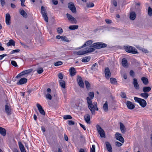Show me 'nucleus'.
Instances as JSON below:
<instances>
[{
    "mask_svg": "<svg viewBox=\"0 0 152 152\" xmlns=\"http://www.w3.org/2000/svg\"><path fill=\"white\" fill-rule=\"evenodd\" d=\"M86 100L88 108L90 110L92 114L93 115L94 114H95V110L96 111L98 110V108L97 106V103L94 102L93 104L91 100L88 97L87 98Z\"/></svg>",
    "mask_w": 152,
    "mask_h": 152,
    "instance_id": "f257e3e1",
    "label": "nucleus"
},
{
    "mask_svg": "<svg viewBox=\"0 0 152 152\" xmlns=\"http://www.w3.org/2000/svg\"><path fill=\"white\" fill-rule=\"evenodd\" d=\"M125 51L128 53L135 54L138 53L137 50L135 48L130 46L124 47Z\"/></svg>",
    "mask_w": 152,
    "mask_h": 152,
    "instance_id": "f03ea898",
    "label": "nucleus"
},
{
    "mask_svg": "<svg viewBox=\"0 0 152 152\" xmlns=\"http://www.w3.org/2000/svg\"><path fill=\"white\" fill-rule=\"evenodd\" d=\"M107 45L102 42H97L92 44L91 46L96 49H100L102 48L106 47Z\"/></svg>",
    "mask_w": 152,
    "mask_h": 152,
    "instance_id": "7ed1b4c3",
    "label": "nucleus"
},
{
    "mask_svg": "<svg viewBox=\"0 0 152 152\" xmlns=\"http://www.w3.org/2000/svg\"><path fill=\"white\" fill-rule=\"evenodd\" d=\"M134 99L135 101L139 103L140 105L142 107L144 108L146 106V102L144 99L136 97H134Z\"/></svg>",
    "mask_w": 152,
    "mask_h": 152,
    "instance_id": "20e7f679",
    "label": "nucleus"
},
{
    "mask_svg": "<svg viewBox=\"0 0 152 152\" xmlns=\"http://www.w3.org/2000/svg\"><path fill=\"white\" fill-rule=\"evenodd\" d=\"M96 128L97 131L100 134V137H105V134L103 129H102L101 127L99 125H96Z\"/></svg>",
    "mask_w": 152,
    "mask_h": 152,
    "instance_id": "39448f33",
    "label": "nucleus"
},
{
    "mask_svg": "<svg viewBox=\"0 0 152 152\" xmlns=\"http://www.w3.org/2000/svg\"><path fill=\"white\" fill-rule=\"evenodd\" d=\"M41 12L45 20L47 22H48V18L47 16V12L45 8L43 6L41 7Z\"/></svg>",
    "mask_w": 152,
    "mask_h": 152,
    "instance_id": "423d86ee",
    "label": "nucleus"
},
{
    "mask_svg": "<svg viewBox=\"0 0 152 152\" xmlns=\"http://www.w3.org/2000/svg\"><path fill=\"white\" fill-rule=\"evenodd\" d=\"M33 70L32 69H30L23 71L18 74L16 77V78H20V77L21 76L31 73L33 71Z\"/></svg>",
    "mask_w": 152,
    "mask_h": 152,
    "instance_id": "0eeeda50",
    "label": "nucleus"
},
{
    "mask_svg": "<svg viewBox=\"0 0 152 152\" xmlns=\"http://www.w3.org/2000/svg\"><path fill=\"white\" fill-rule=\"evenodd\" d=\"M5 112L8 115L11 114V109L10 104H7L5 106Z\"/></svg>",
    "mask_w": 152,
    "mask_h": 152,
    "instance_id": "6e6552de",
    "label": "nucleus"
},
{
    "mask_svg": "<svg viewBox=\"0 0 152 152\" xmlns=\"http://www.w3.org/2000/svg\"><path fill=\"white\" fill-rule=\"evenodd\" d=\"M68 7L72 13H75L76 12V7L73 3L70 2L68 3Z\"/></svg>",
    "mask_w": 152,
    "mask_h": 152,
    "instance_id": "1a4fd4ad",
    "label": "nucleus"
},
{
    "mask_svg": "<svg viewBox=\"0 0 152 152\" xmlns=\"http://www.w3.org/2000/svg\"><path fill=\"white\" fill-rule=\"evenodd\" d=\"M77 81L79 86L81 87H84V83L81 77L79 75L77 76Z\"/></svg>",
    "mask_w": 152,
    "mask_h": 152,
    "instance_id": "9d476101",
    "label": "nucleus"
},
{
    "mask_svg": "<svg viewBox=\"0 0 152 152\" xmlns=\"http://www.w3.org/2000/svg\"><path fill=\"white\" fill-rule=\"evenodd\" d=\"M66 16L68 20L70 21L72 23L76 24L77 23L76 20L70 14L67 13Z\"/></svg>",
    "mask_w": 152,
    "mask_h": 152,
    "instance_id": "9b49d317",
    "label": "nucleus"
},
{
    "mask_svg": "<svg viewBox=\"0 0 152 152\" xmlns=\"http://www.w3.org/2000/svg\"><path fill=\"white\" fill-rule=\"evenodd\" d=\"M116 139L120 141L122 143H124V138L122 136L121 134L118 133L116 132L115 134Z\"/></svg>",
    "mask_w": 152,
    "mask_h": 152,
    "instance_id": "f8f14e48",
    "label": "nucleus"
},
{
    "mask_svg": "<svg viewBox=\"0 0 152 152\" xmlns=\"http://www.w3.org/2000/svg\"><path fill=\"white\" fill-rule=\"evenodd\" d=\"M105 74L106 78L108 79L111 76V73L108 67L106 68L105 69Z\"/></svg>",
    "mask_w": 152,
    "mask_h": 152,
    "instance_id": "ddd939ff",
    "label": "nucleus"
},
{
    "mask_svg": "<svg viewBox=\"0 0 152 152\" xmlns=\"http://www.w3.org/2000/svg\"><path fill=\"white\" fill-rule=\"evenodd\" d=\"M37 106L40 113L43 115H45V113L41 106L39 104L37 103Z\"/></svg>",
    "mask_w": 152,
    "mask_h": 152,
    "instance_id": "4468645a",
    "label": "nucleus"
},
{
    "mask_svg": "<svg viewBox=\"0 0 152 152\" xmlns=\"http://www.w3.org/2000/svg\"><path fill=\"white\" fill-rule=\"evenodd\" d=\"M11 16L9 13H7L6 14V23L7 25H9L11 24Z\"/></svg>",
    "mask_w": 152,
    "mask_h": 152,
    "instance_id": "2eb2a0df",
    "label": "nucleus"
},
{
    "mask_svg": "<svg viewBox=\"0 0 152 152\" xmlns=\"http://www.w3.org/2000/svg\"><path fill=\"white\" fill-rule=\"evenodd\" d=\"M70 75L72 77L76 75L77 72L75 69L74 67L71 68L69 70Z\"/></svg>",
    "mask_w": 152,
    "mask_h": 152,
    "instance_id": "dca6fc26",
    "label": "nucleus"
},
{
    "mask_svg": "<svg viewBox=\"0 0 152 152\" xmlns=\"http://www.w3.org/2000/svg\"><path fill=\"white\" fill-rule=\"evenodd\" d=\"M92 42L93 41L91 40H89L86 41L82 46L79 47L78 49H80L86 46H88L91 45Z\"/></svg>",
    "mask_w": 152,
    "mask_h": 152,
    "instance_id": "f3484780",
    "label": "nucleus"
},
{
    "mask_svg": "<svg viewBox=\"0 0 152 152\" xmlns=\"http://www.w3.org/2000/svg\"><path fill=\"white\" fill-rule=\"evenodd\" d=\"M126 105L128 108L130 110L133 109L135 107L134 105L129 101H127Z\"/></svg>",
    "mask_w": 152,
    "mask_h": 152,
    "instance_id": "a211bd4d",
    "label": "nucleus"
},
{
    "mask_svg": "<svg viewBox=\"0 0 152 152\" xmlns=\"http://www.w3.org/2000/svg\"><path fill=\"white\" fill-rule=\"evenodd\" d=\"M27 79L24 78H22L17 83V84L18 85H22L26 83L27 82Z\"/></svg>",
    "mask_w": 152,
    "mask_h": 152,
    "instance_id": "6ab92c4d",
    "label": "nucleus"
},
{
    "mask_svg": "<svg viewBox=\"0 0 152 152\" xmlns=\"http://www.w3.org/2000/svg\"><path fill=\"white\" fill-rule=\"evenodd\" d=\"M105 144L107 149L108 152H112V146L109 142H106Z\"/></svg>",
    "mask_w": 152,
    "mask_h": 152,
    "instance_id": "aec40b11",
    "label": "nucleus"
},
{
    "mask_svg": "<svg viewBox=\"0 0 152 152\" xmlns=\"http://www.w3.org/2000/svg\"><path fill=\"white\" fill-rule=\"evenodd\" d=\"M84 120L88 124L91 123L90 117L89 114H87L84 117Z\"/></svg>",
    "mask_w": 152,
    "mask_h": 152,
    "instance_id": "412c9836",
    "label": "nucleus"
},
{
    "mask_svg": "<svg viewBox=\"0 0 152 152\" xmlns=\"http://www.w3.org/2000/svg\"><path fill=\"white\" fill-rule=\"evenodd\" d=\"M18 145L21 152H26L25 148L21 142H18Z\"/></svg>",
    "mask_w": 152,
    "mask_h": 152,
    "instance_id": "4be33fe9",
    "label": "nucleus"
},
{
    "mask_svg": "<svg viewBox=\"0 0 152 152\" xmlns=\"http://www.w3.org/2000/svg\"><path fill=\"white\" fill-rule=\"evenodd\" d=\"M0 134L3 136H5L6 134V130L4 128L0 127Z\"/></svg>",
    "mask_w": 152,
    "mask_h": 152,
    "instance_id": "5701e85b",
    "label": "nucleus"
},
{
    "mask_svg": "<svg viewBox=\"0 0 152 152\" xmlns=\"http://www.w3.org/2000/svg\"><path fill=\"white\" fill-rule=\"evenodd\" d=\"M133 85L135 89H139V85L137 83V80L135 78L133 79Z\"/></svg>",
    "mask_w": 152,
    "mask_h": 152,
    "instance_id": "b1692460",
    "label": "nucleus"
},
{
    "mask_svg": "<svg viewBox=\"0 0 152 152\" xmlns=\"http://www.w3.org/2000/svg\"><path fill=\"white\" fill-rule=\"evenodd\" d=\"M120 128L121 132L123 133H125L126 132V129L124 125L121 122L120 123Z\"/></svg>",
    "mask_w": 152,
    "mask_h": 152,
    "instance_id": "393cba45",
    "label": "nucleus"
},
{
    "mask_svg": "<svg viewBox=\"0 0 152 152\" xmlns=\"http://www.w3.org/2000/svg\"><path fill=\"white\" fill-rule=\"evenodd\" d=\"M74 53L76 54L77 55H83L86 54L85 51H83V50H80L78 52H74Z\"/></svg>",
    "mask_w": 152,
    "mask_h": 152,
    "instance_id": "a878e982",
    "label": "nucleus"
},
{
    "mask_svg": "<svg viewBox=\"0 0 152 152\" xmlns=\"http://www.w3.org/2000/svg\"><path fill=\"white\" fill-rule=\"evenodd\" d=\"M91 59V57L90 56H86L83 57L82 59V61L83 62H88Z\"/></svg>",
    "mask_w": 152,
    "mask_h": 152,
    "instance_id": "bb28decb",
    "label": "nucleus"
},
{
    "mask_svg": "<svg viewBox=\"0 0 152 152\" xmlns=\"http://www.w3.org/2000/svg\"><path fill=\"white\" fill-rule=\"evenodd\" d=\"M136 17V14L134 12H132L130 13V18L132 20L135 19Z\"/></svg>",
    "mask_w": 152,
    "mask_h": 152,
    "instance_id": "cd10ccee",
    "label": "nucleus"
},
{
    "mask_svg": "<svg viewBox=\"0 0 152 152\" xmlns=\"http://www.w3.org/2000/svg\"><path fill=\"white\" fill-rule=\"evenodd\" d=\"M141 80L145 85H146L148 83V79L145 77H142L141 78Z\"/></svg>",
    "mask_w": 152,
    "mask_h": 152,
    "instance_id": "c85d7f7f",
    "label": "nucleus"
},
{
    "mask_svg": "<svg viewBox=\"0 0 152 152\" xmlns=\"http://www.w3.org/2000/svg\"><path fill=\"white\" fill-rule=\"evenodd\" d=\"M151 89V88L149 86L145 87L143 88V91L144 92H148L150 91Z\"/></svg>",
    "mask_w": 152,
    "mask_h": 152,
    "instance_id": "c756f323",
    "label": "nucleus"
},
{
    "mask_svg": "<svg viewBox=\"0 0 152 152\" xmlns=\"http://www.w3.org/2000/svg\"><path fill=\"white\" fill-rule=\"evenodd\" d=\"M7 45L8 46L15 45V42L12 39H10L9 40V42L7 43Z\"/></svg>",
    "mask_w": 152,
    "mask_h": 152,
    "instance_id": "7c9ffc66",
    "label": "nucleus"
},
{
    "mask_svg": "<svg viewBox=\"0 0 152 152\" xmlns=\"http://www.w3.org/2000/svg\"><path fill=\"white\" fill-rule=\"evenodd\" d=\"M19 12L20 14L22 15L25 18L27 17V15L23 10H20Z\"/></svg>",
    "mask_w": 152,
    "mask_h": 152,
    "instance_id": "2f4dec72",
    "label": "nucleus"
},
{
    "mask_svg": "<svg viewBox=\"0 0 152 152\" xmlns=\"http://www.w3.org/2000/svg\"><path fill=\"white\" fill-rule=\"evenodd\" d=\"M95 50V49L94 48H88V50L85 51V52L86 54L92 52L94 51Z\"/></svg>",
    "mask_w": 152,
    "mask_h": 152,
    "instance_id": "473e14b6",
    "label": "nucleus"
},
{
    "mask_svg": "<svg viewBox=\"0 0 152 152\" xmlns=\"http://www.w3.org/2000/svg\"><path fill=\"white\" fill-rule=\"evenodd\" d=\"M122 64L124 67L126 66H127V61L126 58H124L122 59Z\"/></svg>",
    "mask_w": 152,
    "mask_h": 152,
    "instance_id": "72a5a7b5",
    "label": "nucleus"
},
{
    "mask_svg": "<svg viewBox=\"0 0 152 152\" xmlns=\"http://www.w3.org/2000/svg\"><path fill=\"white\" fill-rule=\"evenodd\" d=\"M103 108L105 112H107L108 110V106L107 104V101H106L105 103L104 104Z\"/></svg>",
    "mask_w": 152,
    "mask_h": 152,
    "instance_id": "f704fd0d",
    "label": "nucleus"
},
{
    "mask_svg": "<svg viewBox=\"0 0 152 152\" xmlns=\"http://www.w3.org/2000/svg\"><path fill=\"white\" fill-rule=\"evenodd\" d=\"M140 95L144 99H147L149 96L148 94L144 92V93H141Z\"/></svg>",
    "mask_w": 152,
    "mask_h": 152,
    "instance_id": "c9c22d12",
    "label": "nucleus"
},
{
    "mask_svg": "<svg viewBox=\"0 0 152 152\" xmlns=\"http://www.w3.org/2000/svg\"><path fill=\"white\" fill-rule=\"evenodd\" d=\"M60 86L63 88H65V82L63 80H61L59 82Z\"/></svg>",
    "mask_w": 152,
    "mask_h": 152,
    "instance_id": "e433bc0d",
    "label": "nucleus"
},
{
    "mask_svg": "<svg viewBox=\"0 0 152 152\" xmlns=\"http://www.w3.org/2000/svg\"><path fill=\"white\" fill-rule=\"evenodd\" d=\"M78 27V25H71L69 27V28L71 30H74L77 29Z\"/></svg>",
    "mask_w": 152,
    "mask_h": 152,
    "instance_id": "4c0bfd02",
    "label": "nucleus"
},
{
    "mask_svg": "<svg viewBox=\"0 0 152 152\" xmlns=\"http://www.w3.org/2000/svg\"><path fill=\"white\" fill-rule=\"evenodd\" d=\"M85 84L87 89L89 90L90 89V84L86 80L85 81Z\"/></svg>",
    "mask_w": 152,
    "mask_h": 152,
    "instance_id": "58836bf2",
    "label": "nucleus"
},
{
    "mask_svg": "<svg viewBox=\"0 0 152 152\" xmlns=\"http://www.w3.org/2000/svg\"><path fill=\"white\" fill-rule=\"evenodd\" d=\"M63 118L65 120L72 119V117L70 115H64L63 116Z\"/></svg>",
    "mask_w": 152,
    "mask_h": 152,
    "instance_id": "ea45409f",
    "label": "nucleus"
},
{
    "mask_svg": "<svg viewBox=\"0 0 152 152\" xmlns=\"http://www.w3.org/2000/svg\"><path fill=\"white\" fill-rule=\"evenodd\" d=\"M88 95L90 97H89L91 100L93 99L94 96V94L93 92H89L88 94Z\"/></svg>",
    "mask_w": 152,
    "mask_h": 152,
    "instance_id": "a19ab883",
    "label": "nucleus"
},
{
    "mask_svg": "<svg viewBox=\"0 0 152 152\" xmlns=\"http://www.w3.org/2000/svg\"><path fill=\"white\" fill-rule=\"evenodd\" d=\"M61 39L62 40L64 41L68 42L69 41L68 39L65 36H62L61 38Z\"/></svg>",
    "mask_w": 152,
    "mask_h": 152,
    "instance_id": "79ce46f5",
    "label": "nucleus"
},
{
    "mask_svg": "<svg viewBox=\"0 0 152 152\" xmlns=\"http://www.w3.org/2000/svg\"><path fill=\"white\" fill-rule=\"evenodd\" d=\"M110 83L112 84H115L117 82L116 79L113 78H110Z\"/></svg>",
    "mask_w": 152,
    "mask_h": 152,
    "instance_id": "37998d69",
    "label": "nucleus"
},
{
    "mask_svg": "<svg viewBox=\"0 0 152 152\" xmlns=\"http://www.w3.org/2000/svg\"><path fill=\"white\" fill-rule=\"evenodd\" d=\"M148 13L150 16H151L152 15V9L150 7L148 8Z\"/></svg>",
    "mask_w": 152,
    "mask_h": 152,
    "instance_id": "c03bdc74",
    "label": "nucleus"
},
{
    "mask_svg": "<svg viewBox=\"0 0 152 152\" xmlns=\"http://www.w3.org/2000/svg\"><path fill=\"white\" fill-rule=\"evenodd\" d=\"M63 63L61 61H58L57 62L54 63V65L56 66H58L61 65Z\"/></svg>",
    "mask_w": 152,
    "mask_h": 152,
    "instance_id": "a18cd8bd",
    "label": "nucleus"
},
{
    "mask_svg": "<svg viewBox=\"0 0 152 152\" xmlns=\"http://www.w3.org/2000/svg\"><path fill=\"white\" fill-rule=\"evenodd\" d=\"M90 152H95V146L94 145H92V148H90Z\"/></svg>",
    "mask_w": 152,
    "mask_h": 152,
    "instance_id": "49530a36",
    "label": "nucleus"
},
{
    "mask_svg": "<svg viewBox=\"0 0 152 152\" xmlns=\"http://www.w3.org/2000/svg\"><path fill=\"white\" fill-rule=\"evenodd\" d=\"M96 66H97V63H95L93 64L91 68V69L92 70H94L96 69Z\"/></svg>",
    "mask_w": 152,
    "mask_h": 152,
    "instance_id": "de8ad7c7",
    "label": "nucleus"
},
{
    "mask_svg": "<svg viewBox=\"0 0 152 152\" xmlns=\"http://www.w3.org/2000/svg\"><path fill=\"white\" fill-rule=\"evenodd\" d=\"M94 6V4L92 3H87V7H92Z\"/></svg>",
    "mask_w": 152,
    "mask_h": 152,
    "instance_id": "09e8293b",
    "label": "nucleus"
},
{
    "mask_svg": "<svg viewBox=\"0 0 152 152\" xmlns=\"http://www.w3.org/2000/svg\"><path fill=\"white\" fill-rule=\"evenodd\" d=\"M63 32L62 28L60 27L58 28L57 29V32L59 34H61Z\"/></svg>",
    "mask_w": 152,
    "mask_h": 152,
    "instance_id": "8fccbe9b",
    "label": "nucleus"
},
{
    "mask_svg": "<svg viewBox=\"0 0 152 152\" xmlns=\"http://www.w3.org/2000/svg\"><path fill=\"white\" fill-rule=\"evenodd\" d=\"M19 51L20 50L18 49L16 50H13L11 51V53H10V54H12L15 53H17L19 52Z\"/></svg>",
    "mask_w": 152,
    "mask_h": 152,
    "instance_id": "3c124183",
    "label": "nucleus"
},
{
    "mask_svg": "<svg viewBox=\"0 0 152 152\" xmlns=\"http://www.w3.org/2000/svg\"><path fill=\"white\" fill-rule=\"evenodd\" d=\"M43 71V69L42 68H39L37 70V73L39 74H40L42 73Z\"/></svg>",
    "mask_w": 152,
    "mask_h": 152,
    "instance_id": "603ef678",
    "label": "nucleus"
},
{
    "mask_svg": "<svg viewBox=\"0 0 152 152\" xmlns=\"http://www.w3.org/2000/svg\"><path fill=\"white\" fill-rule=\"evenodd\" d=\"M11 64L13 66L15 67L18 66L16 62L14 61H11Z\"/></svg>",
    "mask_w": 152,
    "mask_h": 152,
    "instance_id": "864d4df0",
    "label": "nucleus"
},
{
    "mask_svg": "<svg viewBox=\"0 0 152 152\" xmlns=\"http://www.w3.org/2000/svg\"><path fill=\"white\" fill-rule=\"evenodd\" d=\"M46 97L47 99H48L50 100H51L52 99V96L49 94H46Z\"/></svg>",
    "mask_w": 152,
    "mask_h": 152,
    "instance_id": "5fc2aeb1",
    "label": "nucleus"
},
{
    "mask_svg": "<svg viewBox=\"0 0 152 152\" xmlns=\"http://www.w3.org/2000/svg\"><path fill=\"white\" fill-rule=\"evenodd\" d=\"M121 97L124 98H126V94L124 92H121Z\"/></svg>",
    "mask_w": 152,
    "mask_h": 152,
    "instance_id": "6e6d98bb",
    "label": "nucleus"
},
{
    "mask_svg": "<svg viewBox=\"0 0 152 152\" xmlns=\"http://www.w3.org/2000/svg\"><path fill=\"white\" fill-rule=\"evenodd\" d=\"M68 124L69 125H73L75 124V122L72 121H69Z\"/></svg>",
    "mask_w": 152,
    "mask_h": 152,
    "instance_id": "4d7b16f0",
    "label": "nucleus"
},
{
    "mask_svg": "<svg viewBox=\"0 0 152 152\" xmlns=\"http://www.w3.org/2000/svg\"><path fill=\"white\" fill-rule=\"evenodd\" d=\"M105 21L106 23L107 24H110L112 23V20L108 19H105Z\"/></svg>",
    "mask_w": 152,
    "mask_h": 152,
    "instance_id": "13d9d810",
    "label": "nucleus"
},
{
    "mask_svg": "<svg viewBox=\"0 0 152 152\" xmlns=\"http://www.w3.org/2000/svg\"><path fill=\"white\" fill-rule=\"evenodd\" d=\"M58 76L59 79H60L61 80L63 79V76L62 73H59L58 75Z\"/></svg>",
    "mask_w": 152,
    "mask_h": 152,
    "instance_id": "bf43d9fd",
    "label": "nucleus"
},
{
    "mask_svg": "<svg viewBox=\"0 0 152 152\" xmlns=\"http://www.w3.org/2000/svg\"><path fill=\"white\" fill-rule=\"evenodd\" d=\"M115 145L118 147H120L122 145V144L121 143L118 141L115 142Z\"/></svg>",
    "mask_w": 152,
    "mask_h": 152,
    "instance_id": "052dcab7",
    "label": "nucleus"
},
{
    "mask_svg": "<svg viewBox=\"0 0 152 152\" xmlns=\"http://www.w3.org/2000/svg\"><path fill=\"white\" fill-rule=\"evenodd\" d=\"M130 75L133 77H134V72L132 70H130Z\"/></svg>",
    "mask_w": 152,
    "mask_h": 152,
    "instance_id": "680f3d73",
    "label": "nucleus"
},
{
    "mask_svg": "<svg viewBox=\"0 0 152 152\" xmlns=\"http://www.w3.org/2000/svg\"><path fill=\"white\" fill-rule=\"evenodd\" d=\"M52 1L53 4L55 5H56L58 4L57 0H52Z\"/></svg>",
    "mask_w": 152,
    "mask_h": 152,
    "instance_id": "e2e57ef3",
    "label": "nucleus"
},
{
    "mask_svg": "<svg viewBox=\"0 0 152 152\" xmlns=\"http://www.w3.org/2000/svg\"><path fill=\"white\" fill-rule=\"evenodd\" d=\"M7 56L6 54H4L0 55V60H2L5 56Z\"/></svg>",
    "mask_w": 152,
    "mask_h": 152,
    "instance_id": "0e129e2a",
    "label": "nucleus"
},
{
    "mask_svg": "<svg viewBox=\"0 0 152 152\" xmlns=\"http://www.w3.org/2000/svg\"><path fill=\"white\" fill-rule=\"evenodd\" d=\"M21 2V5L22 7L25 6V5H24V3L25 0H20Z\"/></svg>",
    "mask_w": 152,
    "mask_h": 152,
    "instance_id": "69168bd1",
    "label": "nucleus"
},
{
    "mask_svg": "<svg viewBox=\"0 0 152 152\" xmlns=\"http://www.w3.org/2000/svg\"><path fill=\"white\" fill-rule=\"evenodd\" d=\"M0 2L2 6H3L5 4L4 0H0Z\"/></svg>",
    "mask_w": 152,
    "mask_h": 152,
    "instance_id": "338daca9",
    "label": "nucleus"
},
{
    "mask_svg": "<svg viewBox=\"0 0 152 152\" xmlns=\"http://www.w3.org/2000/svg\"><path fill=\"white\" fill-rule=\"evenodd\" d=\"M113 5L115 7H116L117 6V2L116 1H115V0L113 1Z\"/></svg>",
    "mask_w": 152,
    "mask_h": 152,
    "instance_id": "774afa93",
    "label": "nucleus"
}]
</instances>
